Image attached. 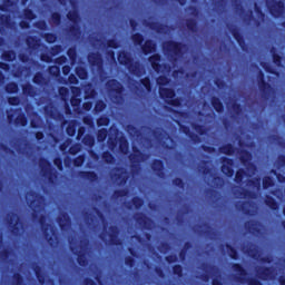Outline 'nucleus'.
<instances>
[{
    "instance_id": "nucleus-30",
    "label": "nucleus",
    "mask_w": 285,
    "mask_h": 285,
    "mask_svg": "<svg viewBox=\"0 0 285 285\" xmlns=\"http://www.w3.org/2000/svg\"><path fill=\"white\" fill-rule=\"evenodd\" d=\"M28 19H32V13L29 11V16H27Z\"/></svg>"
},
{
    "instance_id": "nucleus-22",
    "label": "nucleus",
    "mask_w": 285,
    "mask_h": 285,
    "mask_svg": "<svg viewBox=\"0 0 285 285\" xmlns=\"http://www.w3.org/2000/svg\"><path fill=\"white\" fill-rule=\"evenodd\" d=\"M109 86H116L117 88H119V83L115 80H112L111 82H109Z\"/></svg>"
},
{
    "instance_id": "nucleus-9",
    "label": "nucleus",
    "mask_w": 285,
    "mask_h": 285,
    "mask_svg": "<svg viewBox=\"0 0 285 285\" xmlns=\"http://www.w3.org/2000/svg\"><path fill=\"white\" fill-rule=\"evenodd\" d=\"M7 92H17V86L14 83L8 85Z\"/></svg>"
},
{
    "instance_id": "nucleus-31",
    "label": "nucleus",
    "mask_w": 285,
    "mask_h": 285,
    "mask_svg": "<svg viewBox=\"0 0 285 285\" xmlns=\"http://www.w3.org/2000/svg\"><path fill=\"white\" fill-rule=\"evenodd\" d=\"M55 164H56V166H58V168L61 169V167H59V160H56Z\"/></svg>"
},
{
    "instance_id": "nucleus-11",
    "label": "nucleus",
    "mask_w": 285,
    "mask_h": 285,
    "mask_svg": "<svg viewBox=\"0 0 285 285\" xmlns=\"http://www.w3.org/2000/svg\"><path fill=\"white\" fill-rule=\"evenodd\" d=\"M132 40L135 41V43H141V41H144V38L140 35H135L132 37Z\"/></svg>"
},
{
    "instance_id": "nucleus-21",
    "label": "nucleus",
    "mask_w": 285,
    "mask_h": 285,
    "mask_svg": "<svg viewBox=\"0 0 285 285\" xmlns=\"http://www.w3.org/2000/svg\"><path fill=\"white\" fill-rule=\"evenodd\" d=\"M78 76L80 77V79H83L86 77V71H81V73H79V71H77Z\"/></svg>"
},
{
    "instance_id": "nucleus-4",
    "label": "nucleus",
    "mask_w": 285,
    "mask_h": 285,
    "mask_svg": "<svg viewBox=\"0 0 285 285\" xmlns=\"http://www.w3.org/2000/svg\"><path fill=\"white\" fill-rule=\"evenodd\" d=\"M144 52L148 53V52H153V50H155V45L150 41H147L144 47H142Z\"/></svg>"
},
{
    "instance_id": "nucleus-26",
    "label": "nucleus",
    "mask_w": 285,
    "mask_h": 285,
    "mask_svg": "<svg viewBox=\"0 0 285 285\" xmlns=\"http://www.w3.org/2000/svg\"><path fill=\"white\" fill-rule=\"evenodd\" d=\"M226 175H228L230 177V175H233V170L227 169Z\"/></svg>"
},
{
    "instance_id": "nucleus-33",
    "label": "nucleus",
    "mask_w": 285,
    "mask_h": 285,
    "mask_svg": "<svg viewBox=\"0 0 285 285\" xmlns=\"http://www.w3.org/2000/svg\"><path fill=\"white\" fill-rule=\"evenodd\" d=\"M85 108H86V110H88V109L90 108V105H86V107H85Z\"/></svg>"
},
{
    "instance_id": "nucleus-13",
    "label": "nucleus",
    "mask_w": 285,
    "mask_h": 285,
    "mask_svg": "<svg viewBox=\"0 0 285 285\" xmlns=\"http://www.w3.org/2000/svg\"><path fill=\"white\" fill-rule=\"evenodd\" d=\"M98 126H108V119L107 118H101L98 120Z\"/></svg>"
},
{
    "instance_id": "nucleus-20",
    "label": "nucleus",
    "mask_w": 285,
    "mask_h": 285,
    "mask_svg": "<svg viewBox=\"0 0 285 285\" xmlns=\"http://www.w3.org/2000/svg\"><path fill=\"white\" fill-rule=\"evenodd\" d=\"M62 72L63 75H68V72H70V67H63Z\"/></svg>"
},
{
    "instance_id": "nucleus-2",
    "label": "nucleus",
    "mask_w": 285,
    "mask_h": 285,
    "mask_svg": "<svg viewBox=\"0 0 285 285\" xmlns=\"http://www.w3.org/2000/svg\"><path fill=\"white\" fill-rule=\"evenodd\" d=\"M149 61L151 63V67L154 68V70H156V72H159V70H161V66L159 65V56L158 55H154L149 58Z\"/></svg>"
},
{
    "instance_id": "nucleus-7",
    "label": "nucleus",
    "mask_w": 285,
    "mask_h": 285,
    "mask_svg": "<svg viewBox=\"0 0 285 285\" xmlns=\"http://www.w3.org/2000/svg\"><path fill=\"white\" fill-rule=\"evenodd\" d=\"M213 106L217 112H222V102L219 100H214Z\"/></svg>"
},
{
    "instance_id": "nucleus-35",
    "label": "nucleus",
    "mask_w": 285,
    "mask_h": 285,
    "mask_svg": "<svg viewBox=\"0 0 285 285\" xmlns=\"http://www.w3.org/2000/svg\"><path fill=\"white\" fill-rule=\"evenodd\" d=\"M223 173H226V167H223Z\"/></svg>"
},
{
    "instance_id": "nucleus-18",
    "label": "nucleus",
    "mask_w": 285,
    "mask_h": 285,
    "mask_svg": "<svg viewBox=\"0 0 285 285\" xmlns=\"http://www.w3.org/2000/svg\"><path fill=\"white\" fill-rule=\"evenodd\" d=\"M68 19H70L71 21H76L77 20V13H73V14L69 13Z\"/></svg>"
},
{
    "instance_id": "nucleus-1",
    "label": "nucleus",
    "mask_w": 285,
    "mask_h": 285,
    "mask_svg": "<svg viewBox=\"0 0 285 285\" xmlns=\"http://www.w3.org/2000/svg\"><path fill=\"white\" fill-rule=\"evenodd\" d=\"M160 97L167 101V104H170L171 106H177L179 101L175 100V91L173 89H168L165 87H160Z\"/></svg>"
},
{
    "instance_id": "nucleus-28",
    "label": "nucleus",
    "mask_w": 285,
    "mask_h": 285,
    "mask_svg": "<svg viewBox=\"0 0 285 285\" xmlns=\"http://www.w3.org/2000/svg\"><path fill=\"white\" fill-rule=\"evenodd\" d=\"M223 153H225L226 155H230V149H228L227 151L223 150Z\"/></svg>"
},
{
    "instance_id": "nucleus-37",
    "label": "nucleus",
    "mask_w": 285,
    "mask_h": 285,
    "mask_svg": "<svg viewBox=\"0 0 285 285\" xmlns=\"http://www.w3.org/2000/svg\"><path fill=\"white\" fill-rule=\"evenodd\" d=\"M275 61H279V59L275 58Z\"/></svg>"
},
{
    "instance_id": "nucleus-14",
    "label": "nucleus",
    "mask_w": 285,
    "mask_h": 285,
    "mask_svg": "<svg viewBox=\"0 0 285 285\" xmlns=\"http://www.w3.org/2000/svg\"><path fill=\"white\" fill-rule=\"evenodd\" d=\"M79 104H81L80 99H77V98L71 99V106H79Z\"/></svg>"
},
{
    "instance_id": "nucleus-23",
    "label": "nucleus",
    "mask_w": 285,
    "mask_h": 285,
    "mask_svg": "<svg viewBox=\"0 0 285 285\" xmlns=\"http://www.w3.org/2000/svg\"><path fill=\"white\" fill-rule=\"evenodd\" d=\"M36 138H37V139H43V134H42V132H38V134L36 135Z\"/></svg>"
},
{
    "instance_id": "nucleus-19",
    "label": "nucleus",
    "mask_w": 285,
    "mask_h": 285,
    "mask_svg": "<svg viewBox=\"0 0 285 285\" xmlns=\"http://www.w3.org/2000/svg\"><path fill=\"white\" fill-rule=\"evenodd\" d=\"M76 166H81V164H83V158H78L76 161H75Z\"/></svg>"
},
{
    "instance_id": "nucleus-36",
    "label": "nucleus",
    "mask_w": 285,
    "mask_h": 285,
    "mask_svg": "<svg viewBox=\"0 0 285 285\" xmlns=\"http://www.w3.org/2000/svg\"><path fill=\"white\" fill-rule=\"evenodd\" d=\"M9 104H14V102H12V99H10V100H9Z\"/></svg>"
},
{
    "instance_id": "nucleus-8",
    "label": "nucleus",
    "mask_w": 285,
    "mask_h": 285,
    "mask_svg": "<svg viewBox=\"0 0 285 285\" xmlns=\"http://www.w3.org/2000/svg\"><path fill=\"white\" fill-rule=\"evenodd\" d=\"M142 86L146 88L147 91H150V79L145 78L141 80Z\"/></svg>"
},
{
    "instance_id": "nucleus-12",
    "label": "nucleus",
    "mask_w": 285,
    "mask_h": 285,
    "mask_svg": "<svg viewBox=\"0 0 285 285\" xmlns=\"http://www.w3.org/2000/svg\"><path fill=\"white\" fill-rule=\"evenodd\" d=\"M50 73L55 75V77H57L59 75V67H51L50 68Z\"/></svg>"
},
{
    "instance_id": "nucleus-24",
    "label": "nucleus",
    "mask_w": 285,
    "mask_h": 285,
    "mask_svg": "<svg viewBox=\"0 0 285 285\" xmlns=\"http://www.w3.org/2000/svg\"><path fill=\"white\" fill-rule=\"evenodd\" d=\"M67 92H68V89H66V88L60 89V95H66Z\"/></svg>"
},
{
    "instance_id": "nucleus-17",
    "label": "nucleus",
    "mask_w": 285,
    "mask_h": 285,
    "mask_svg": "<svg viewBox=\"0 0 285 285\" xmlns=\"http://www.w3.org/2000/svg\"><path fill=\"white\" fill-rule=\"evenodd\" d=\"M174 273H175L176 275H181V267H180V266L174 267Z\"/></svg>"
},
{
    "instance_id": "nucleus-27",
    "label": "nucleus",
    "mask_w": 285,
    "mask_h": 285,
    "mask_svg": "<svg viewBox=\"0 0 285 285\" xmlns=\"http://www.w3.org/2000/svg\"><path fill=\"white\" fill-rule=\"evenodd\" d=\"M47 41L52 42L55 41V38L53 37L47 38Z\"/></svg>"
},
{
    "instance_id": "nucleus-16",
    "label": "nucleus",
    "mask_w": 285,
    "mask_h": 285,
    "mask_svg": "<svg viewBox=\"0 0 285 285\" xmlns=\"http://www.w3.org/2000/svg\"><path fill=\"white\" fill-rule=\"evenodd\" d=\"M67 132L72 137L75 135V127H68Z\"/></svg>"
},
{
    "instance_id": "nucleus-25",
    "label": "nucleus",
    "mask_w": 285,
    "mask_h": 285,
    "mask_svg": "<svg viewBox=\"0 0 285 285\" xmlns=\"http://www.w3.org/2000/svg\"><path fill=\"white\" fill-rule=\"evenodd\" d=\"M21 120V126H26V119L24 118H20Z\"/></svg>"
},
{
    "instance_id": "nucleus-38",
    "label": "nucleus",
    "mask_w": 285,
    "mask_h": 285,
    "mask_svg": "<svg viewBox=\"0 0 285 285\" xmlns=\"http://www.w3.org/2000/svg\"><path fill=\"white\" fill-rule=\"evenodd\" d=\"M110 159H112L111 157H109V160H107V161H110Z\"/></svg>"
},
{
    "instance_id": "nucleus-29",
    "label": "nucleus",
    "mask_w": 285,
    "mask_h": 285,
    "mask_svg": "<svg viewBox=\"0 0 285 285\" xmlns=\"http://www.w3.org/2000/svg\"><path fill=\"white\" fill-rule=\"evenodd\" d=\"M250 285H262V284H259V282H254V283H250Z\"/></svg>"
},
{
    "instance_id": "nucleus-32",
    "label": "nucleus",
    "mask_w": 285,
    "mask_h": 285,
    "mask_svg": "<svg viewBox=\"0 0 285 285\" xmlns=\"http://www.w3.org/2000/svg\"><path fill=\"white\" fill-rule=\"evenodd\" d=\"M53 19H59V16L58 14H53Z\"/></svg>"
},
{
    "instance_id": "nucleus-15",
    "label": "nucleus",
    "mask_w": 285,
    "mask_h": 285,
    "mask_svg": "<svg viewBox=\"0 0 285 285\" xmlns=\"http://www.w3.org/2000/svg\"><path fill=\"white\" fill-rule=\"evenodd\" d=\"M104 108H106V105H104V102H99L96 105V110H104Z\"/></svg>"
},
{
    "instance_id": "nucleus-10",
    "label": "nucleus",
    "mask_w": 285,
    "mask_h": 285,
    "mask_svg": "<svg viewBox=\"0 0 285 285\" xmlns=\"http://www.w3.org/2000/svg\"><path fill=\"white\" fill-rule=\"evenodd\" d=\"M106 139V129H102L98 134V141H104Z\"/></svg>"
},
{
    "instance_id": "nucleus-5",
    "label": "nucleus",
    "mask_w": 285,
    "mask_h": 285,
    "mask_svg": "<svg viewBox=\"0 0 285 285\" xmlns=\"http://www.w3.org/2000/svg\"><path fill=\"white\" fill-rule=\"evenodd\" d=\"M167 50H170L171 52H175V55H177V52H179V45L170 42L169 47H167Z\"/></svg>"
},
{
    "instance_id": "nucleus-34",
    "label": "nucleus",
    "mask_w": 285,
    "mask_h": 285,
    "mask_svg": "<svg viewBox=\"0 0 285 285\" xmlns=\"http://www.w3.org/2000/svg\"><path fill=\"white\" fill-rule=\"evenodd\" d=\"M264 184H265V186H269L271 185V184L266 183V180H264Z\"/></svg>"
},
{
    "instance_id": "nucleus-3",
    "label": "nucleus",
    "mask_w": 285,
    "mask_h": 285,
    "mask_svg": "<svg viewBox=\"0 0 285 285\" xmlns=\"http://www.w3.org/2000/svg\"><path fill=\"white\" fill-rule=\"evenodd\" d=\"M118 61L122 65V66H128V63H130V58H128V56L126 53H120L118 56Z\"/></svg>"
},
{
    "instance_id": "nucleus-6",
    "label": "nucleus",
    "mask_w": 285,
    "mask_h": 285,
    "mask_svg": "<svg viewBox=\"0 0 285 285\" xmlns=\"http://www.w3.org/2000/svg\"><path fill=\"white\" fill-rule=\"evenodd\" d=\"M157 83H158L159 86H166V83H168V78L160 76V77L157 79Z\"/></svg>"
}]
</instances>
